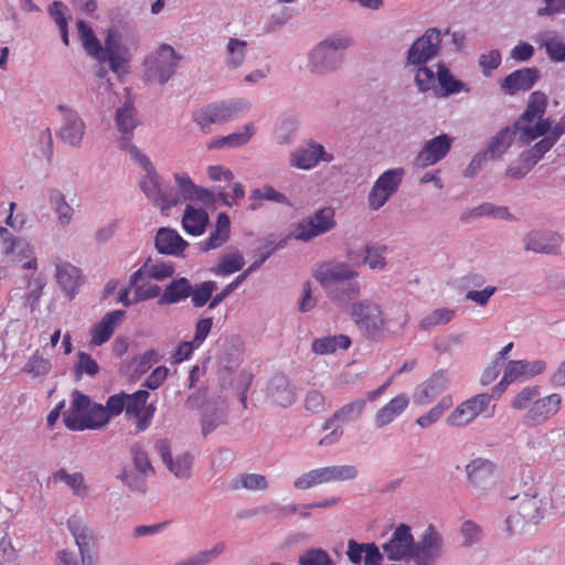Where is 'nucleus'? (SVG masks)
Wrapping results in <instances>:
<instances>
[{
    "label": "nucleus",
    "instance_id": "nucleus-1",
    "mask_svg": "<svg viewBox=\"0 0 565 565\" xmlns=\"http://www.w3.org/2000/svg\"><path fill=\"white\" fill-rule=\"evenodd\" d=\"M354 41L345 32L328 35L308 53V70L315 75H326L338 71L344 62V52Z\"/></svg>",
    "mask_w": 565,
    "mask_h": 565
},
{
    "label": "nucleus",
    "instance_id": "nucleus-2",
    "mask_svg": "<svg viewBox=\"0 0 565 565\" xmlns=\"http://www.w3.org/2000/svg\"><path fill=\"white\" fill-rule=\"evenodd\" d=\"M516 501V511L511 513L507 520L508 531L511 534L531 532L535 529L544 515L543 501L537 498V493H523L514 497Z\"/></svg>",
    "mask_w": 565,
    "mask_h": 565
},
{
    "label": "nucleus",
    "instance_id": "nucleus-3",
    "mask_svg": "<svg viewBox=\"0 0 565 565\" xmlns=\"http://www.w3.org/2000/svg\"><path fill=\"white\" fill-rule=\"evenodd\" d=\"M546 109V95L542 92H534L530 95L526 109L521 118L514 122L515 129L520 131V141L530 143L537 137L544 136L551 128L548 119H540L534 126L535 118H541Z\"/></svg>",
    "mask_w": 565,
    "mask_h": 565
},
{
    "label": "nucleus",
    "instance_id": "nucleus-4",
    "mask_svg": "<svg viewBox=\"0 0 565 565\" xmlns=\"http://www.w3.org/2000/svg\"><path fill=\"white\" fill-rule=\"evenodd\" d=\"M181 56L169 44H161L143 61V74L148 82L164 85L175 74Z\"/></svg>",
    "mask_w": 565,
    "mask_h": 565
},
{
    "label": "nucleus",
    "instance_id": "nucleus-5",
    "mask_svg": "<svg viewBox=\"0 0 565 565\" xmlns=\"http://www.w3.org/2000/svg\"><path fill=\"white\" fill-rule=\"evenodd\" d=\"M350 316L359 331L367 339L379 338L385 330L386 320L381 306L370 299L352 303Z\"/></svg>",
    "mask_w": 565,
    "mask_h": 565
},
{
    "label": "nucleus",
    "instance_id": "nucleus-6",
    "mask_svg": "<svg viewBox=\"0 0 565 565\" xmlns=\"http://www.w3.org/2000/svg\"><path fill=\"white\" fill-rule=\"evenodd\" d=\"M365 401L358 398L344 404L329 417L323 426V430H330L319 440L320 446H329L338 443L343 436L342 426L358 420L365 409Z\"/></svg>",
    "mask_w": 565,
    "mask_h": 565
},
{
    "label": "nucleus",
    "instance_id": "nucleus-7",
    "mask_svg": "<svg viewBox=\"0 0 565 565\" xmlns=\"http://www.w3.org/2000/svg\"><path fill=\"white\" fill-rule=\"evenodd\" d=\"M248 108V102L235 99L211 104L196 110L193 114V120L199 125L202 131L207 132L213 124H222L232 120L238 113Z\"/></svg>",
    "mask_w": 565,
    "mask_h": 565
},
{
    "label": "nucleus",
    "instance_id": "nucleus-8",
    "mask_svg": "<svg viewBox=\"0 0 565 565\" xmlns=\"http://www.w3.org/2000/svg\"><path fill=\"white\" fill-rule=\"evenodd\" d=\"M334 211L323 207L299 221L291 231V236L301 242H310L335 227Z\"/></svg>",
    "mask_w": 565,
    "mask_h": 565
},
{
    "label": "nucleus",
    "instance_id": "nucleus-9",
    "mask_svg": "<svg viewBox=\"0 0 565 565\" xmlns=\"http://www.w3.org/2000/svg\"><path fill=\"white\" fill-rule=\"evenodd\" d=\"M444 554V537L429 524L418 541L414 540L412 559L416 565H434Z\"/></svg>",
    "mask_w": 565,
    "mask_h": 565
},
{
    "label": "nucleus",
    "instance_id": "nucleus-10",
    "mask_svg": "<svg viewBox=\"0 0 565 565\" xmlns=\"http://www.w3.org/2000/svg\"><path fill=\"white\" fill-rule=\"evenodd\" d=\"M441 51V32L437 28L427 29L406 52V65L427 64Z\"/></svg>",
    "mask_w": 565,
    "mask_h": 565
},
{
    "label": "nucleus",
    "instance_id": "nucleus-11",
    "mask_svg": "<svg viewBox=\"0 0 565 565\" xmlns=\"http://www.w3.org/2000/svg\"><path fill=\"white\" fill-rule=\"evenodd\" d=\"M140 189L156 206L160 207L162 213L180 202L177 191L171 186H164L161 175L156 170L146 173L140 181Z\"/></svg>",
    "mask_w": 565,
    "mask_h": 565
},
{
    "label": "nucleus",
    "instance_id": "nucleus-12",
    "mask_svg": "<svg viewBox=\"0 0 565 565\" xmlns=\"http://www.w3.org/2000/svg\"><path fill=\"white\" fill-rule=\"evenodd\" d=\"M404 174L403 168H394L386 170L377 178L367 196L369 207L372 211L380 210L397 192Z\"/></svg>",
    "mask_w": 565,
    "mask_h": 565
},
{
    "label": "nucleus",
    "instance_id": "nucleus-13",
    "mask_svg": "<svg viewBox=\"0 0 565 565\" xmlns=\"http://www.w3.org/2000/svg\"><path fill=\"white\" fill-rule=\"evenodd\" d=\"M131 57L132 54L129 47L122 43L120 33L115 29H108L105 45L102 46V54H98L96 60L100 63L109 62L110 70L118 74L125 71Z\"/></svg>",
    "mask_w": 565,
    "mask_h": 565
},
{
    "label": "nucleus",
    "instance_id": "nucleus-14",
    "mask_svg": "<svg viewBox=\"0 0 565 565\" xmlns=\"http://www.w3.org/2000/svg\"><path fill=\"white\" fill-rule=\"evenodd\" d=\"M381 547L388 561L401 562L412 559L414 535L412 534L411 526L405 523L398 524Z\"/></svg>",
    "mask_w": 565,
    "mask_h": 565
},
{
    "label": "nucleus",
    "instance_id": "nucleus-15",
    "mask_svg": "<svg viewBox=\"0 0 565 565\" xmlns=\"http://www.w3.org/2000/svg\"><path fill=\"white\" fill-rule=\"evenodd\" d=\"M359 276L349 264L342 262L324 263L317 273L316 279L320 282L329 297H338L337 286Z\"/></svg>",
    "mask_w": 565,
    "mask_h": 565
},
{
    "label": "nucleus",
    "instance_id": "nucleus-16",
    "mask_svg": "<svg viewBox=\"0 0 565 565\" xmlns=\"http://www.w3.org/2000/svg\"><path fill=\"white\" fill-rule=\"evenodd\" d=\"M491 398L490 394L481 393L466 399L447 416L446 424L450 427H465L471 424L488 409Z\"/></svg>",
    "mask_w": 565,
    "mask_h": 565
},
{
    "label": "nucleus",
    "instance_id": "nucleus-17",
    "mask_svg": "<svg viewBox=\"0 0 565 565\" xmlns=\"http://www.w3.org/2000/svg\"><path fill=\"white\" fill-rule=\"evenodd\" d=\"M57 110L62 116V125L56 137L71 147L79 148L86 130L83 118L75 109L65 105H58Z\"/></svg>",
    "mask_w": 565,
    "mask_h": 565
},
{
    "label": "nucleus",
    "instance_id": "nucleus-18",
    "mask_svg": "<svg viewBox=\"0 0 565 565\" xmlns=\"http://www.w3.org/2000/svg\"><path fill=\"white\" fill-rule=\"evenodd\" d=\"M333 160L332 153L327 152L321 143L311 139L289 154V164L300 170H311L321 161L331 162Z\"/></svg>",
    "mask_w": 565,
    "mask_h": 565
},
{
    "label": "nucleus",
    "instance_id": "nucleus-19",
    "mask_svg": "<svg viewBox=\"0 0 565 565\" xmlns=\"http://www.w3.org/2000/svg\"><path fill=\"white\" fill-rule=\"evenodd\" d=\"M67 527L78 547L81 564L97 565V555L92 551V546L96 541L95 531L76 518L67 521Z\"/></svg>",
    "mask_w": 565,
    "mask_h": 565
},
{
    "label": "nucleus",
    "instance_id": "nucleus-20",
    "mask_svg": "<svg viewBox=\"0 0 565 565\" xmlns=\"http://www.w3.org/2000/svg\"><path fill=\"white\" fill-rule=\"evenodd\" d=\"M73 408L85 415L86 427L88 429H98L104 427L110 419L105 406L98 403H92L90 398L78 392H73Z\"/></svg>",
    "mask_w": 565,
    "mask_h": 565
},
{
    "label": "nucleus",
    "instance_id": "nucleus-21",
    "mask_svg": "<svg viewBox=\"0 0 565 565\" xmlns=\"http://www.w3.org/2000/svg\"><path fill=\"white\" fill-rule=\"evenodd\" d=\"M156 450L159 452L166 467L175 478L189 479L191 477L193 456L190 452L185 451L173 457L169 443L163 439L157 441Z\"/></svg>",
    "mask_w": 565,
    "mask_h": 565
},
{
    "label": "nucleus",
    "instance_id": "nucleus-22",
    "mask_svg": "<svg viewBox=\"0 0 565 565\" xmlns=\"http://www.w3.org/2000/svg\"><path fill=\"white\" fill-rule=\"evenodd\" d=\"M451 145L452 138L446 134L431 138L425 142L416 156L415 164L423 169L436 164L448 154Z\"/></svg>",
    "mask_w": 565,
    "mask_h": 565
},
{
    "label": "nucleus",
    "instance_id": "nucleus-23",
    "mask_svg": "<svg viewBox=\"0 0 565 565\" xmlns=\"http://www.w3.org/2000/svg\"><path fill=\"white\" fill-rule=\"evenodd\" d=\"M522 242L526 252L557 254L562 244V237L552 231L533 230L523 236Z\"/></svg>",
    "mask_w": 565,
    "mask_h": 565
},
{
    "label": "nucleus",
    "instance_id": "nucleus-24",
    "mask_svg": "<svg viewBox=\"0 0 565 565\" xmlns=\"http://www.w3.org/2000/svg\"><path fill=\"white\" fill-rule=\"evenodd\" d=\"M0 241L2 254L9 262H21L34 254L26 239L14 236L7 227H0Z\"/></svg>",
    "mask_w": 565,
    "mask_h": 565
},
{
    "label": "nucleus",
    "instance_id": "nucleus-25",
    "mask_svg": "<svg viewBox=\"0 0 565 565\" xmlns=\"http://www.w3.org/2000/svg\"><path fill=\"white\" fill-rule=\"evenodd\" d=\"M53 265L57 284L70 299L74 298L81 281L79 269L58 257L53 259Z\"/></svg>",
    "mask_w": 565,
    "mask_h": 565
},
{
    "label": "nucleus",
    "instance_id": "nucleus-26",
    "mask_svg": "<svg viewBox=\"0 0 565 565\" xmlns=\"http://www.w3.org/2000/svg\"><path fill=\"white\" fill-rule=\"evenodd\" d=\"M540 78V71L536 67H524L516 70L505 76L501 83V89L509 95L519 90H529Z\"/></svg>",
    "mask_w": 565,
    "mask_h": 565
},
{
    "label": "nucleus",
    "instance_id": "nucleus-27",
    "mask_svg": "<svg viewBox=\"0 0 565 565\" xmlns=\"http://www.w3.org/2000/svg\"><path fill=\"white\" fill-rule=\"evenodd\" d=\"M448 383V376L444 371L435 372L417 387L414 402L418 405H428L447 388Z\"/></svg>",
    "mask_w": 565,
    "mask_h": 565
},
{
    "label": "nucleus",
    "instance_id": "nucleus-28",
    "mask_svg": "<svg viewBox=\"0 0 565 565\" xmlns=\"http://www.w3.org/2000/svg\"><path fill=\"white\" fill-rule=\"evenodd\" d=\"M561 403V396L555 393L543 398H536L525 415V422L529 424L545 422L558 412Z\"/></svg>",
    "mask_w": 565,
    "mask_h": 565
},
{
    "label": "nucleus",
    "instance_id": "nucleus-29",
    "mask_svg": "<svg viewBox=\"0 0 565 565\" xmlns=\"http://www.w3.org/2000/svg\"><path fill=\"white\" fill-rule=\"evenodd\" d=\"M154 245L160 254L179 256L183 253L188 243L177 231L161 227L156 234Z\"/></svg>",
    "mask_w": 565,
    "mask_h": 565
},
{
    "label": "nucleus",
    "instance_id": "nucleus-30",
    "mask_svg": "<svg viewBox=\"0 0 565 565\" xmlns=\"http://www.w3.org/2000/svg\"><path fill=\"white\" fill-rule=\"evenodd\" d=\"M125 316L126 312L124 310H114L106 313L100 322L92 330L90 343L95 347H99L107 342Z\"/></svg>",
    "mask_w": 565,
    "mask_h": 565
},
{
    "label": "nucleus",
    "instance_id": "nucleus-31",
    "mask_svg": "<svg viewBox=\"0 0 565 565\" xmlns=\"http://www.w3.org/2000/svg\"><path fill=\"white\" fill-rule=\"evenodd\" d=\"M174 180L179 188V192L177 193L179 194L180 200L201 201L203 203L213 202L214 194L204 188L195 185L188 174L175 173Z\"/></svg>",
    "mask_w": 565,
    "mask_h": 565
},
{
    "label": "nucleus",
    "instance_id": "nucleus-32",
    "mask_svg": "<svg viewBox=\"0 0 565 565\" xmlns=\"http://www.w3.org/2000/svg\"><path fill=\"white\" fill-rule=\"evenodd\" d=\"M409 399L406 394H399L381 407L374 416V425L382 429L392 424L408 406Z\"/></svg>",
    "mask_w": 565,
    "mask_h": 565
},
{
    "label": "nucleus",
    "instance_id": "nucleus-33",
    "mask_svg": "<svg viewBox=\"0 0 565 565\" xmlns=\"http://www.w3.org/2000/svg\"><path fill=\"white\" fill-rule=\"evenodd\" d=\"M227 407L224 401L209 402L201 416L202 433L204 436L226 423Z\"/></svg>",
    "mask_w": 565,
    "mask_h": 565
},
{
    "label": "nucleus",
    "instance_id": "nucleus-34",
    "mask_svg": "<svg viewBox=\"0 0 565 565\" xmlns=\"http://www.w3.org/2000/svg\"><path fill=\"white\" fill-rule=\"evenodd\" d=\"M469 92L470 89L466 84L457 79L445 63L437 64V88L435 90L437 96L448 97L460 92Z\"/></svg>",
    "mask_w": 565,
    "mask_h": 565
},
{
    "label": "nucleus",
    "instance_id": "nucleus-35",
    "mask_svg": "<svg viewBox=\"0 0 565 565\" xmlns=\"http://www.w3.org/2000/svg\"><path fill=\"white\" fill-rule=\"evenodd\" d=\"M267 390L271 401L279 406L287 407L295 401L294 387L288 377L282 374L273 376Z\"/></svg>",
    "mask_w": 565,
    "mask_h": 565
},
{
    "label": "nucleus",
    "instance_id": "nucleus-36",
    "mask_svg": "<svg viewBox=\"0 0 565 565\" xmlns=\"http://www.w3.org/2000/svg\"><path fill=\"white\" fill-rule=\"evenodd\" d=\"M504 370L508 372V379H512L515 382L520 379H531L542 374L546 370V363L543 360L509 361Z\"/></svg>",
    "mask_w": 565,
    "mask_h": 565
},
{
    "label": "nucleus",
    "instance_id": "nucleus-37",
    "mask_svg": "<svg viewBox=\"0 0 565 565\" xmlns=\"http://www.w3.org/2000/svg\"><path fill=\"white\" fill-rule=\"evenodd\" d=\"M192 285L189 279L184 277L173 279L164 287L158 303L164 306L181 302L190 297Z\"/></svg>",
    "mask_w": 565,
    "mask_h": 565
},
{
    "label": "nucleus",
    "instance_id": "nucleus-38",
    "mask_svg": "<svg viewBox=\"0 0 565 565\" xmlns=\"http://www.w3.org/2000/svg\"><path fill=\"white\" fill-rule=\"evenodd\" d=\"M516 136L520 138V131L515 129L514 125L505 127L491 139L483 152L490 159L499 158L510 148Z\"/></svg>",
    "mask_w": 565,
    "mask_h": 565
},
{
    "label": "nucleus",
    "instance_id": "nucleus-39",
    "mask_svg": "<svg viewBox=\"0 0 565 565\" xmlns=\"http://www.w3.org/2000/svg\"><path fill=\"white\" fill-rule=\"evenodd\" d=\"M493 465L491 461L477 458L466 466V473L469 482L476 488H486L492 476Z\"/></svg>",
    "mask_w": 565,
    "mask_h": 565
},
{
    "label": "nucleus",
    "instance_id": "nucleus-40",
    "mask_svg": "<svg viewBox=\"0 0 565 565\" xmlns=\"http://www.w3.org/2000/svg\"><path fill=\"white\" fill-rule=\"evenodd\" d=\"M535 43L545 49L548 58L553 62L565 61V43L559 40L556 32L540 33L535 36Z\"/></svg>",
    "mask_w": 565,
    "mask_h": 565
},
{
    "label": "nucleus",
    "instance_id": "nucleus-41",
    "mask_svg": "<svg viewBox=\"0 0 565 565\" xmlns=\"http://www.w3.org/2000/svg\"><path fill=\"white\" fill-rule=\"evenodd\" d=\"M209 223V215L202 209H195L191 205H188L183 218L182 226L188 234L193 236L201 235Z\"/></svg>",
    "mask_w": 565,
    "mask_h": 565
},
{
    "label": "nucleus",
    "instance_id": "nucleus-42",
    "mask_svg": "<svg viewBox=\"0 0 565 565\" xmlns=\"http://www.w3.org/2000/svg\"><path fill=\"white\" fill-rule=\"evenodd\" d=\"M351 345V340L348 335L337 334L327 335L315 339L311 343V350L319 355L332 354L337 350H347Z\"/></svg>",
    "mask_w": 565,
    "mask_h": 565
},
{
    "label": "nucleus",
    "instance_id": "nucleus-43",
    "mask_svg": "<svg viewBox=\"0 0 565 565\" xmlns=\"http://www.w3.org/2000/svg\"><path fill=\"white\" fill-rule=\"evenodd\" d=\"M49 202L52 210L57 216V221L62 226H66L71 223L74 209L66 201V196L57 189H51L49 191Z\"/></svg>",
    "mask_w": 565,
    "mask_h": 565
},
{
    "label": "nucleus",
    "instance_id": "nucleus-44",
    "mask_svg": "<svg viewBox=\"0 0 565 565\" xmlns=\"http://www.w3.org/2000/svg\"><path fill=\"white\" fill-rule=\"evenodd\" d=\"M324 483L351 481L358 478L359 470L354 465H334L320 467Z\"/></svg>",
    "mask_w": 565,
    "mask_h": 565
},
{
    "label": "nucleus",
    "instance_id": "nucleus-45",
    "mask_svg": "<svg viewBox=\"0 0 565 565\" xmlns=\"http://www.w3.org/2000/svg\"><path fill=\"white\" fill-rule=\"evenodd\" d=\"M248 43L245 40L230 38L225 50V64L231 70H236L244 64Z\"/></svg>",
    "mask_w": 565,
    "mask_h": 565
},
{
    "label": "nucleus",
    "instance_id": "nucleus-46",
    "mask_svg": "<svg viewBox=\"0 0 565 565\" xmlns=\"http://www.w3.org/2000/svg\"><path fill=\"white\" fill-rule=\"evenodd\" d=\"M230 226L231 221L227 214L221 213L217 216L216 220V226L213 232H211L209 238L204 243L202 249L203 250H210L215 249L220 246H222L224 243L227 242L230 237Z\"/></svg>",
    "mask_w": 565,
    "mask_h": 565
},
{
    "label": "nucleus",
    "instance_id": "nucleus-47",
    "mask_svg": "<svg viewBox=\"0 0 565 565\" xmlns=\"http://www.w3.org/2000/svg\"><path fill=\"white\" fill-rule=\"evenodd\" d=\"M230 489L234 491L239 489L266 491L268 489V481L266 477L260 473H241L231 481Z\"/></svg>",
    "mask_w": 565,
    "mask_h": 565
},
{
    "label": "nucleus",
    "instance_id": "nucleus-48",
    "mask_svg": "<svg viewBox=\"0 0 565 565\" xmlns=\"http://www.w3.org/2000/svg\"><path fill=\"white\" fill-rule=\"evenodd\" d=\"M254 135V127L253 124L245 125L241 130L235 131L228 136L225 137H218L215 140H213L209 148L215 149V148H224V147H239L248 142V140Z\"/></svg>",
    "mask_w": 565,
    "mask_h": 565
},
{
    "label": "nucleus",
    "instance_id": "nucleus-49",
    "mask_svg": "<svg viewBox=\"0 0 565 565\" xmlns=\"http://www.w3.org/2000/svg\"><path fill=\"white\" fill-rule=\"evenodd\" d=\"M53 480L55 482L60 481L67 484L76 497L84 498L87 493L85 479L81 472L68 473L64 468H62L53 473Z\"/></svg>",
    "mask_w": 565,
    "mask_h": 565
},
{
    "label": "nucleus",
    "instance_id": "nucleus-50",
    "mask_svg": "<svg viewBox=\"0 0 565 565\" xmlns=\"http://www.w3.org/2000/svg\"><path fill=\"white\" fill-rule=\"evenodd\" d=\"M78 38L83 44V47L88 55L96 58L98 54H102V44L95 36L93 29L83 20H78L76 23Z\"/></svg>",
    "mask_w": 565,
    "mask_h": 565
},
{
    "label": "nucleus",
    "instance_id": "nucleus-51",
    "mask_svg": "<svg viewBox=\"0 0 565 565\" xmlns=\"http://www.w3.org/2000/svg\"><path fill=\"white\" fill-rule=\"evenodd\" d=\"M224 551L225 543L217 542L212 546V548L200 551L199 553L185 559L179 561L173 565H207L212 563L214 559H216L218 556H221Z\"/></svg>",
    "mask_w": 565,
    "mask_h": 565
},
{
    "label": "nucleus",
    "instance_id": "nucleus-52",
    "mask_svg": "<svg viewBox=\"0 0 565 565\" xmlns=\"http://www.w3.org/2000/svg\"><path fill=\"white\" fill-rule=\"evenodd\" d=\"M417 70L414 76V83L419 93L436 90L437 88V71L434 72L426 64L416 65Z\"/></svg>",
    "mask_w": 565,
    "mask_h": 565
},
{
    "label": "nucleus",
    "instance_id": "nucleus-53",
    "mask_svg": "<svg viewBox=\"0 0 565 565\" xmlns=\"http://www.w3.org/2000/svg\"><path fill=\"white\" fill-rule=\"evenodd\" d=\"M116 127L122 135H132L137 122L135 119V108L131 104H124L116 110Z\"/></svg>",
    "mask_w": 565,
    "mask_h": 565
},
{
    "label": "nucleus",
    "instance_id": "nucleus-54",
    "mask_svg": "<svg viewBox=\"0 0 565 565\" xmlns=\"http://www.w3.org/2000/svg\"><path fill=\"white\" fill-rule=\"evenodd\" d=\"M452 404L454 402L451 396H444L436 406L429 409L426 414L419 416L416 419V424L422 428L431 426L441 418L445 411L449 409Z\"/></svg>",
    "mask_w": 565,
    "mask_h": 565
},
{
    "label": "nucleus",
    "instance_id": "nucleus-55",
    "mask_svg": "<svg viewBox=\"0 0 565 565\" xmlns=\"http://www.w3.org/2000/svg\"><path fill=\"white\" fill-rule=\"evenodd\" d=\"M145 268L147 275L156 280H163L173 276L175 268L170 262H153L151 257H148L145 262Z\"/></svg>",
    "mask_w": 565,
    "mask_h": 565
},
{
    "label": "nucleus",
    "instance_id": "nucleus-56",
    "mask_svg": "<svg viewBox=\"0 0 565 565\" xmlns=\"http://www.w3.org/2000/svg\"><path fill=\"white\" fill-rule=\"evenodd\" d=\"M217 284L213 280L203 281L195 287H192L191 297L192 303L195 308H201L212 300V295L216 290Z\"/></svg>",
    "mask_w": 565,
    "mask_h": 565
},
{
    "label": "nucleus",
    "instance_id": "nucleus-57",
    "mask_svg": "<svg viewBox=\"0 0 565 565\" xmlns=\"http://www.w3.org/2000/svg\"><path fill=\"white\" fill-rule=\"evenodd\" d=\"M245 262L244 257L239 253L225 254L222 256L220 264L213 271L216 275L226 276L238 271L243 268Z\"/></svg>",
    "mask_w": 565,
    "mask_h": 565
},
{
    "label": "nucleus",
    "instance_id": "nucleus-58",
    "mask_svg": "<svg viewBox=\"0 0 565 565\" xmlns=\"http://www.w3.org/2000/svg\"><path fill=\"white\" fill-rule=\"evenodd\" d=\"M130 455L136 470L145 476L154 475V469L149 460L148 454L141 448L140 445L134 444L130 447Z\"/></svg>",
    "mask_w": 565,
    "mask_h": 565
},
{
    "label": "nucleus",
    "instance_id": "nucleus-59",
    "mask_svg": "<svg viewBox=\"0 0 565 565\" xmlns=\"http://www.w3.org/2000/svg\"><path fill=\"white\" fill-rule=\"evenodd\" d=\"M250 200H266L278 204L291 206L290 200L271 185H264L262 189H255L249 194Z\"/></svg>",
    "mask_w": 565,
    "mask_h": 565
},
{
    "label": "nucleus",
    "instance_id": "nucleus-60",
    "mask_svg": "<svg viewBox=\"0 0 565 565\" xmlns=\"http://www.w3.org/2000/svg\"><path fill=\"white\" fill-rule=\"evenodd\" d=\"M534 160L529 158V156L523 152L520 154V157L512 161L508 169H507V175L513 179H522L524 178L535 166Z\"/></svg>",
    "mask_w": 565,
    "mask_h": 565
},
{
    "label": "nucleus",
    "instance_id": "nucleus-61",
    "mask_svg": "<svg viewBox=\"0 0 565 565\" xmlns=\"http://www.w3.org/2000/svg\"><path fill=\"white\" fill-rule=\"evenodd\" d=\"M127 404L125 406V412L127 417L139 416L147 403L149 397V393L147 391L140 390L135 392L134 394H126Z\"/></svg>",
    "mask_w": 565,
    "mask_h": 565
},
{
    "label": "nucleus",
    "instance_id": "nucleus-62",
    "mask_svg": "<svg viewBox=\"0 0 565 565\" xmlns=\"http://www.w3.org/2000/svg\"><path fill=\"white\" fill-rule=\"evenodd\" d=\"M322 483H324V481L321 469L319 467L303 472L298 478H296L294 481V487L297 490L305 491Z\"/></svg>",
    "mask_w": 565,
    "mask_h": 565
},
{
    "label": "nucleus",
    "instance_id": "nucleus-63",
    "mask_svg": "<svg viewBox=\"0 0 565 565\" xmlns=\"http://www.w3.org/2000/svg\"><path fill=\"white\" fill-rule=\"evenodd\" d=\"M501 62L502 56L498 49H492L487 53H482L478 58V64L486 77L491 76L492 71L497 70L501 65Z\"/></svg>",
    "mask_w": 565,
    "mask_h": 565
},
{
    "label": "nucleus",
    "instance_id": "nucleus-64",
    "mask_svg": "<svg viewBox=\"0 0 565 565\" xmlns=\"http://www.w3.org/2000/svg\"><path fill=\"white\" fill-rule=\"evenodd\" d=\"M300 565H334L329 554L322 548H311L299 557Z\"/></svg>",
    "mask_w": 565,
    "mask_h": 565
}]
</instances>
